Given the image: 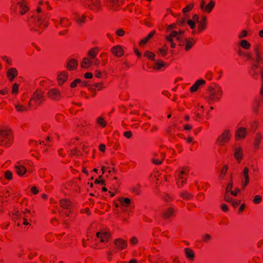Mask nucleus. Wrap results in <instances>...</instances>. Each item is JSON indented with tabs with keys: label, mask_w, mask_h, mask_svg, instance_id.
Instances as JSON below:
<instances>
[{
	"label": "nucleus",
	"mask_w": 263,
	"mask_h": 263,
	"mask_svg": "<svg viewBox=\"0 0 263 263\" xmlns=\"http://www.w3.org/2000/svg\"><path fill=\"white\" fill-rule=\"evenodd\" d=\"M51 8L47 2L41 1L39 2L36 8V14L35 16L32 15L28 20L29 25L33 26L31 29L40 33L47 27L46 13L47 11Z\"/></svg>",
	"instance_id": "nucleus-1"
},
{
	"label": "nucleus",
	"mask_w": 263,
	"mask_h": 263,
	"mask_svg": "<svg viewBox=\"0 0 263 263\" xmlns=\"http://www.w3.org/2000/svg\"><path fill=\"white\" fill-rule=\"evenodd\" d=\"M222 94L221 87L215 84L208 88L205 99L209 104H212L214 102H218L222 97Z\"/></svg>",
	"instance_id": "nucleus-2"
},
{
	"label": "nucleus",
	"mask_w": 263,
	"mask_h": 263,
	"mask_svg": "<svg viewBox=\"0 0 263 263\" xmlns=\"http://www.w3.org/2000/svg\"><path fill=\"white\" fill-rule=\"evenodd\" d=\"M187 167L178 170L176 173V184L178 187H182L186 183V180L189 173Z\"/></svg>",
	"instance_id": "nucleus-3"
},
{
	"label": "nucleus",
	"mask_w": 263,
	"mask_h": 263,
	"mask_svg": "<svg viewBox=\"0 0 263 263\" xmlns=\"http://www.w3.org/2000/svg\"><path fill=\"white\" fill-rule=\"evenodd\" d=\"M12 133L9 130L0 131V144L4 146H9L12 143Z\"/></svg>",
	"instance_id": "nucleus-4"
},
{
	"label": "nucleus",
	"mask_w": 263,
	"mask_h": 263,
	"mask_svg": "<svg viewBox=\"0 0 263 263\" xmlns=\"http://www.w3.org/2000/svg\"><path fill=\"white\" fill-rule=\"evenodd\" d=\"M231 133L229 129H224L217 137L216 143L220 146H224L229 142L231 138Z\"/></svg>",
	"instance_id": "nucleus-5"
},
{
	"label": "nucleus",
	"mask_w": 263,
	"mask_h": 263,
	"mask_svg": "<svg viewBox=\"0 0 263 263\" xmlns=\"http://www.w3.org/2000/svg\"><path fill=\"white\" fill-rule=\"evenodd\" d=\"M14 7L16 12L21 15H24L29 10L26 0H16V4Z\"/></svg>",
	"instance_id": "nucleus-6"
},
{
	"label": "nucleus",
	"mask_w": 263,
	"mask_h": 263,
	"mask_svg": "<svg viewBox=\"0 0 263 263\" xmlns=\"http://www.w3.org/2000/svg\"><path fill=\"white\" fill-rule=\"evenodd\" d=\"M45 100L44 92L41 89L37 88L33 92L30 101H33L37 105H40Z\"/></svg>",
	"instance_id": "nucleus-7"
},
{
	"label": "nucleus",
	"mask_w": 263,
	"mask_h": 263,
	"mask_svg": "<svg viewBox=\"0 0 263 263\" xmlns=\"http://www.w3.org/2000/svg\"><path fill=\"white\" fill-rule=\"evenodd\" d=\"M48 98L53 101H59L62 96L59 89L56 88L50 89L47 92Z\"/></svg>",
	"instance_id": "nucleus-8"
},
{
	"label": "nucleus",
	"mask_w": 263,
	"mask_h": 263,
	"mask_svg": "<svg viewBox=\"0 0 263 263\" xmlns=\"http://www.w3.org/2000/svg\"><path fill=\"white\" fill-rule=\"evenodd\" d=\"M215 5V2L213 0H211L207 4L205 0H202L200 4V9L203 12L209 13L212 11Z\"/></svg>",
	"instance_id": "nucleus-9"
},
{
	"label": "nucleus",
	"mask_w": 263,
	"mask_h": 263,
	"mask_svg": "<svg viewBox=\"0 0 263 263\" xmlns=\"http://www.w3.org/2000/svg\"><path fill=\"white\" fill-rule=\"evenodd\" d=\"M84 4L94 11H98L101 9V2L99 0H85Z\"/></svg>",
	"instance_id": "nucleus-10"
},
{
	"label": "nucleus",
	"mask_w": 263,
	"mask_h": 263,
	"mask_svg": "<svg viewBox=\"0 0 263 263\" xmlns=\"http://www.w3.org/2000/svg\"><path fill=\"white\" fill-rule=\"evenodd\" d=\"M13 215L14 216L13 218L15 219L21 217L22 219H27L30 221H31L30 218L33 217L31 211L27 209H26L25 211H23L22 213H20L18 210H17L14 212V213L13 214Z\"/></svg>",
	"instance_id": "nucleus-11"
},
{
	"label": "nucleus",
	"mask_w": 263,
	"mask_h": 263,
	"mask_svg": "<svg viewBox=\"0 0 263 263\" xmlns=\"http://www.w3.org/2000/svg\"><path fill=\"white\" fill-rule=\"evenodd\" d=\"M249 172V168L247 167H245L242 172L240 178L242 182V189H245L250 182Z\"/></svg>",
	"instance_id": "nucleus-12"
},
{
	"label": "nucleus",
	"mask_w": 263,
	"mask_h": 263,
	"mask_svg": "<svg viewBox=\"0 0 263 263\" xmlns=\"http://www.w3.org/2000/svg\"><path fill=\"white\" fill-rule=\"evenodd\" d=\"M54 23L58 28H67L70 24V21L67 17H61L59 20H55Z\"/></svg>",
	"instance_id": "nucleus-13"
},
{
	"label": "nucleus",
	"mask_w": 263,
	"mask_h": 263,
	"mask_svg": "<svg viewBox=\"0 0 263 263\" xmlns=\"http://www.w3.org/2000/svg\"><path fill=\"white\" fill-rule=\"evenodd\" d=\"M184 32L182 30L176 31L172 30L171 32L166 35L165 37L166 41H171V37H175L178 41H181V37Z\"/></svg>",
	"instance_id": "nucleus-14"
},
{
	"label": "nucleus",
	"mask_w": 263,
	"mask_h": 263,
	"mask_svg": "<svg viewBox=\"0 0 263 263\" xmlns=\"http://www.w3.org/2000/svg\"><path fill=\"white\" fill-rule=\"evenodd\" d=\"M121 3L120 0H106L105 6L108 9L116 11L120 7Z\"/></svg>",
	"instance_id": "nucleus-15"
},
{
	"label": "nucleus",
	"mask_w": 263,
	"mask_h": 263,
	"mask_svg": "<svg viewBox=\"0 0 263 263\" xmlns=\"http://www.w3.org/2000/svg\"><path fill=\"white\" fill-rule=\"evenodd\" d=\"M96 235L102 242H108L110 237V233L105 230H102L97 232Z\"/></svg>",
	"instance_id": "nucleus-16"
},
{
	"label": "nucleus",
	"mask_w": 263,
	"mask_h": 263,
	"mask_svg": "<svg viewBox=\"0 0 263 263\" xmlns=\"http://www.w3.org/2000/svg\"><path fill=\"white\" fill-rule=\"evenodd\" d=\"M176 211V210L173 207L164 209L161 212V215L164 219H167L173 217L175 214Z\"/></svg>",
	"instance_id": "nucleus-17"
},
{
	"label": "nucleus",
	"mask_w": 263,
	"mask_h": 263,
	"mask_svg": "<svg viewBox=\"0 0 263 263\" xmlns=\"http://www.w3.org/2000/svg\"><path fill=\"white\" fill-rule=\"evenodd\" d=\"M114 243L116 248L119 250L125 249L127 246V241L121 238L115 239Z\"/></svg>",
	"instance_id": "nucleus-18"
},
{
	"label": "nucleus",
	"mask_w": 263,
	"mask_h": 263,
	"mask_svg": "<svg viewBox=\"0 0 263 263\" xmlns=\"http://www.w3.org/2000/svg\"><path fill=\"white\" fill-rule=\"evenodd\" d=\"M247 134V131L246 128L244 127L238 128L235 135V137L236 140H239L244 139Z\"/></svg>",
	"instance_id": "nucleus-19"
},
{
	"label": "nucleus",
	"mask_w": 263,
	"mask_h": 263,
	"mask_svg": "<svg viewBox=\"0 0 263 263\" xmlns=\"http://www.w3.org/2000/svg\"><path fill=\"white\" fill-rule=\"evenodd\" d=\"M110 51L114 55L118 57H122L124 53L122 47L120 45L114 46L111 48Z\"/></svg>",
	"instance_id": "nucleus-20"
},
{
	"label": "nucleus",
	"mask_w": 263,
	"mask_h": 263,
	"mask_svg": "<svg viewBox=\"0 0 263 263\" xmlns=\"http://www.w3.org/2000/svg\"><path fill=\"white\" fill-rule=\"evenodd\" d=\"M78 66V61L74 59L69 60L66 64V68L69 71H73L77 69Z\"/></svg>",
	"instance_id": "nucleus-21"
},
{
	"label": "nucleus",
	"mask_w": 263,
	"mask_h": 263,
	"mask_svg": "<svg viewBox=\"0 0 263 263\" xmlns=\"http://www.w3.org/2000/svg\"><path fill=\"white\" fill-rule=\"evenodd\" d=\"M198 28L199 32H202L206 29L207 26V17L202 15L201 19L199 21Z\"/></svg>",
	"instance_id": "nucleus-22"
},
{
	"label": "nucleus",
	"mask_w": 263,
	"mask_h": 263,
	"mask_svg": "<svg viewBox=\"0 0 263 263\" xmlns=\"http://www.w3.org/2000/svg\"><path fill=\"white\" fill-rule=\"evenodd\" d=\"M7 77L11 82L13 81L15 77L18 74V72L15 68H10L7 72Z\"/></svg>",
	"instance_id": "nucleus-23"
},
{
	"label": "nucleus",
	"mask_w": 263,
	"mask_h": 263,
	"mask_svg": "<svg viewBox=\"0 0 263 263\" xmlns=\"http://www.w3.org/2000/svg\"><path fill=\"white\" fill-rule=\"evenodd\" d=\"M68 79V73L63 71L60 73L58 76V81L59 85H62Z\"/></svg>",
	"instance_id": "nucleus-24"
},
{
	"label": "nucleus",
	"mask_w": 263,
	"mask_h": 263,
	"mask_svg": "<svg viewBox=\"0 0 263 263\" xmlns=\"http://www.w3.org/2000/svg\"><path fill=\"white\" fill-rule=\"evenodd\" d=\"M60 205L63 209L68 210H71L72 208V204L71 202L67 199H62L60 202Z\"/></svg>",
	"instance_id": "nucleus-25"
},
{
	"label": "nucleus",
	"mask_w": 263,
	"mask_h": 263,
	"mask_svg": "<svg viewBox=\"0 0 263 263\" xmlns=\"http://www.w3.org/2000/svg\"><path fill=\"white\" fill-rule=\"evenodd\" d=\"M93 64L92 60L89 58H84L81 64L83 68H88Z\"/></svg>",
	"instance_id": "nucleus-26"
},
{
	"label": "nucleus",
	"mask_w": 263,
	"mask_h": 263,
	"mask_svg": "<svg viewBox=\"0 0 263 263\" xmlns=\"http://www.w3.org/2000/svg\"><path fill=\"white\" fill-rule=\"evenodd\" d=\"M234 157L239 162L242 158V149L241 147H236L234 150Z\"/></svg>",
	"instance_id": "nucleus-27"
},
{
	"label": "nucleus",
	"mask_w": 263,
	"mask_h": 263,
	"mask_svg": "<svg viewBox=\"0 0 263 263\" xmlns=\"http://www.w3.org/2000/svg\"><path fill=\"white\" fill-rule=\"evenodd\" d=\"M14 168L16 173L20 176L24 175L27 171L25 166L19 164L16 165Z\"/></svg>",
	"instance_id": "nucleus-28"
},
{
	"label": "nucleus",
	"mask_w": 263,
	"mask_h": 263,
	"mask_svg": "<svg viewBox=\"0 0 263 263\" xmlns=\"http://www.w3.org/2000/svg\"><path fill=\"white\" fill-rule=\"evenodd\" d=\"M254 52L255 54V61L256 62V64H259L260 63H263V57L260 53L258 47H256L255 48Z\"/></svg>",
	"instance_id": "nucleus-29"
},
{
	"label": "nucleus",
	"mask_w": 263,
	"mask_h": 263,
	"mask_svg": "<svg viewBox=\"0 0 263 263\" xmlns=\"http://www.w3.org/2000/svg\"><path fill=\"white\" fill-rule=\"evenodd\" d=\"M141 185L140 183L133 184L130 187V191L136 195H140L141 193Z\"/></svg>",
	"instance_id": "nucleus-30"
},
{
	"label": "nucleus",
	"mask_w": 263,
	"mask_h": 263,
	"mask_svg": "<svg viewBox=\"0 0 263 263\" xmlns=\"http://www.w3.org/2000/svg\"><path fill=\"white\" fill-rule=\"evenodd\" d=\"M205 83V81L203 79L198 80L192 85L190 88V90L192 92L196 91L199 88V87Z\"/></svg>",
	"instance_id": "nucleus-31"
},
{
	"label": "nucleus",
	"mask_w": 263,
	"mask_h": 263,
	"mask_svg": "<svg viewBox=\"0 0 263 263\" xmlns=\"http://www.w3.org/2000/svg\"><path fill=\"white\" fill-rule=\"evenodd\" d=\"M165 158V155L163 153L160 154V156L157 158L153 157L151 161L153 163L156 165H160Z\"/></svg>",
	"instance_id": "nucleus-32"
},
{
	"label": "nucleus",
	"mask_w": 263,
	"mask_h": 263,
	"mask_svg": "<svg viewBox=\"0 0 263 263\" xmlns=\"http://www.w3.org/2000/svg\"><path fill=\"white\" fill-rule=\"evenodd\" d=\"M75 20H76V22H77V23L79 25L81 26L86 22V15H85L84 14H83V15L77 14L76 16Z\"/></svg>",
	"instance_id": "nucleus-33"
},
{
	"label": "nucleus",
	"mask_w": 263,
	"mask_h": 263,
	"mask_svg": "<svg viewBox=\"0 0 263 263\" xmlns=\"http://www.w3.org/2000/svg\"><path fill=\"white\" fill-rule=\"evenodd\" d=\"M99 48L97 47L92 48L88 51V56L91 60L95 59L99 52Z\"/></svg>",
	"instance_id": "nucleus-34"
},
{
	"label": "nucleus",
	"mask_w": 263,
	"mask_h": 263,
	"mask_svg": "<svg viewBox=\"0 0 263 263\" xmlns=\"http://www.w3.org/2000/svg\"><path fill=\"white\" fill-rule=\"evenodd\" d=\"M195 44V41L193 39H186L185 43V50L187 51L190 50Z\"/></svg>",
	"instance_id": "nucleus-35"
},
{
	"label": "nucleus",
	"mask_w": 263,
	"mask_h": 263,
	"mask_svg": "<svg viewBox=\"0 0 263 263\" xmlns=\"http://www.w3.org/2000/svg\"><path fill=\"white\" fill-rule=\"evenodd\" d=\"M184 251L186 257L189 259L193 260L195 257V254L193 251L190 248H185Z\"/></svg>",
	"instance_id": "nucleus-36"
},
{
	"label": "nucleus",
	"mask_w": 263,
	"mask_h": 263,
	"mask_svg": "<svg viewBox=\"0 0 263 263\" xmlns=\"http://www.w3.org/2000/svg\"><path fill=\"white\" fill-rule=\"evenodd\" d=\"M180 196L184 199L191 200L193 198V195L186 191H184L180 193Z\"/></svg>",
	"instance_id": "nucleus-37"
},
{
	"label": "nucleus",
	"mask_w": 263,
	"mask_h": 263,
	"mask_svg": "<svg viewBox=\"0 0 263 263\" xmlns=\"http://www.w3.org/2000/svg\"><path fill=\"white\" fill-rule=\"evenodd\" d=\"M261 139L262 137L261 135L259 133L257 134L254 139V146L256 148H258L259 147Z\"/></svg>",
	"instance_id": "nucleus-38"
},
{
	"label": "nucleus",
	"mask_w": 263,
	"mask_h": 263,
	"mask_svg": "<svg viewBox=\"0 0 263 263\" xmlns=\"http://www.w3.org/2000/svg\"><path fill=\"white\" fill-rule=\"evenodd\" d=\"M119 201L123 206H127L130 203L131 200L129 198H120L119 199Z\"/></svg>",
	"instance_id": "nucleus-39"
},
{
	"label": "nucleus",
	"mask_w": 263,
	"mask_h": 263,
	"mask_svg": "<svg viewBox=\"0 0 263 263\" xmlns=\"http://www.w3.org/2000/svg\"><path fill=\"white\" fill-rule=\"evenodd\" d=\"M14 106L16 110L18 112H24L27 110V108L26 107L19 103L15 104Z\"/></svg>",
	"instance_id": "nucleus-40"
},
{
	"label": "nucleus",
	"mask_w": 263,
	"mask_h": 263,
	"mask_svg": "<svg viewBox=\"0 0 263 263\" xmlns=\"http://www.w3.org/2000/svg\"><path fill=\"white\" fill-rule=\"evenodd\" d=\"M97 123L102 127H105L106 126V122L102 117H99L97 119Z\"/></svg>",
	"instance_id": "nucleus-41"
},
{
	"label": "nucleus",
	"mask_w": 263,
	"mask_h": 263,
	"mask_svg": "<svg viewBox=\"0 0 263 263\" xmlns=\"http://www.w3.org/2000/svg\"><path fill=\"white\" fill-rule=\"evenodd\" d=\"M212 238V236L209 234H203L202 235V241L204 243H209Z\"/></svg>",
	"instance_id": "nucleus-42"
},
{
	"label": "nucleus",
	"mask_w": 263,
	"mask_h": 263,
	"mask_svg": "<svg viewBox=\"0 0 263 263\" xmlns=\"http://www.w3.org/2000/svg\"><path fill=\"white\" fill-rule=\"evenodd\" d=\"M240 45L244 49H248L251 47V44L246 40H243L240 42Z\"/></svg>",
	"instance_id": "nucleus-43"
},
{
	"label": "nucleus",
	"mask_w": 263,
	"mask_h": 263,
	"mask_svg": "<svg viewBox=\"0 0 263 263\" xmlns=\"http://www.w3.org/2000/svg\"><path fill=\"white\" fill-rule=\"evenodd\" d=\"M167 51V48L166 45L163 46L161 48L158 50V53L161 54L162 56L166 55Z\"/></svg>",
	"instance_id": "nucleus-44"
},
{
	"label": "nucleus",
	"mask_w": 263,
	"mask_h": 263,
	"mask_svg": "<svg viewBox=\"0 0 263 263\" xmlns=\"http://www.w3.org/2000/svg\"><path fill=\"white\" fill-rule=\"evenodd\" d=\"M144 56L147 57L148 59L151 60H154L155 55L153 52L149 51H146L144 52Z\"/></svg>",
	"instance_id": "nucleus-45"
},
{
	"label": "nucleus",
	"mask_w": 263,
	"mask_h": 263,
	"mask_svg": "<svg viewBox=\"0 0 263 263\" xmlns=\"http://www.w3.org/2000/svg\"><path fill=\"white\" fill-rule=\"evenodd\" d=\"M178 24L176 23L172 24L167 26V27L166 29V32H171L172 31V30L176 29H177V25Z\"/></svg>",
	"instance_id": "nucleus-46"
},
{
	"label": "nucleus",
	"mask_w": 263,
	"mask_h": 263,
	"mask_svg": "<svg viewBox=\"0 0 263 263\" xmlns=\"http://www.w3.org/2000/svg\"><path fill=\"white\" fill-rule=\"evenodd\" d=\"M164 66V63L162 61L160 60L156 63L154 68L156 70H160Z\"/></svg>",
	"instance_id": "nucleus-47"
},
{
	"label": "nucleus",
	"mask_w": 263,
	"mask_h": 263,
	"mask_svg": "<svg viewBox=\"0 0 263 263\" xmlns=\"http://www.w3.org/2000/svg\"><path fill=\"white\" fill-rule=\"evenodd\" d=\"M228 167L225 165L221 171L220 174L219 175L220 179H223L227 172Z\"/></svg>",
	"instance_id": "nucleus-48"
},
{
	"label": "nucleus",
	"mask_w": 263,
	"mask_h": 263,
	"mask_svg": "<svg viewBox=\"0 0 263 263\" xmlns=\"http://www.w3.org/2000/svg\"><path fill=\"white\" fill-rule=\"evenodd\" d=\"M259 67V64H255L252 66L251 69L252 70V76L254 77L258 74V73L256 71V69Z\"/></svg>",
	"instance_id": "nucleus-49"
},
{
	"label": "nucleus",
	"mask_w": 263,
	"mask_h": 263,
	"mask_svg": "<svg viewBox=\"0 0 263 263\" xmlns=\"http://www.w3.org/2000/svg\"><path fill=\"white\" fill-rule=\"evenodd\" d=\"M80 83H81V80L80 79H76L71 83L70 87L71 88H75L78 84L80 85Z\"/></svg>",
	"instance_id": "nucleus-50"
},
{
	"label": "nucleus",
	"mask_w": 263,
	"mask_h": 263,
	"mask_svg": "<svg viewBox=\"0 0 263 263\" xmlns=\"http://www.w3.org/2000/svg\"><path fill=\"white\" fill-rule=\"evenodd\" d=\"M262 201V198L260 195H256L253 199V202L255 204H258Z\"/></svg>",
	"instance_id": "nucleus-51"
},
{
	"label": "nucleus",
	"mask_w": 263,
	"mask_h": 263,
	"mask_svg": "<svg viewBox=\"0 0 263 263\" xmlns=\"http://www.w3.org/2000/svg\"><path fill=\"white\" fill-rule=\"evenodd\" d=\"M194 7V4L191 3L188 5L186 7L184 8L182 10V11L184 13L190 11Z\"/></svg>",
	"instance_id": "nucleus-52"
},
{
	"label": "nucleus",
	"mask_w": 263,
	"mask_h": 263,
	"mask_svg": "<svg viewBox=\"0 0 263 263\" xmlns=\"http://www.w3.org/2000/svg\"><path fill=\"white\" fill-rule=\"evenodd\" d=\"M18 84H17V83L13 84L12 90V93L16 94L18 91Z\"/></svg>",
	"instance_id": "nucleus-53"
},
{
	"label": "nucleus",
	"mask_w": 263,
	"mask_h": 263,
	"mask_svg": "<svg viewBox=\"0 0 263 263\" xmlns=\"http://www.w3.org/2000/svg\"><path fill=\"white\" fill-rule=\"evenodd\" d=\"M185 23V20L183 17L178 18L177 24L180 26H183Z\"/></svg>",
	"instance_id": "nucleus-54"
},
{
	"label": "nucleus",
	"mask_w": 263,
	"mask_h": 263,
	"mask_svg": "<svg viewBox=\"0 0 263 263\" xmlns=\"http://www.w3.org/2000/svg\"><path fill=\"white\" fill-rule=\"evenodd\" d=\"M5 177L8 180H11L12 178V173L10 171H7L5 173Z\"/></svg>",
	"instance_id": "nucleus-55"
},
{
	"label": "nucleus",
	"mask_w": 263,
	"mask_h": 263,
	"mask_svg": "<svg viewBox=\"0 0 263 263\" xmlns=\"http://www.w3.org/2000/svg\"><path fill=\"white\" fill-rule=\"evenodd\" d=\"M102 175L100 176L98 179H96V180L95 181V183H96V184H104L105 185L104 180L102 179Z\"/></svg>",
	"instance_id": "nucleus-56"
},
{
	"label": "nucleus",
	"mask_w": 263,
	"mask_h": 263,
	"mask_svg": "<svg viewBox=\"0 0 263 263\" xmlns=\"http://www.w3.org/2000/svg\"><path fill=\"white\" fill-rule=\"evenodd\" d=\"M116 34L118 36H123L125 34V31L123 29H119L116 31Z\"/></svg>",
	"instance_id": "nucleus-57"
},
{
	"label": "nucleus",
	"mask_w": 263,
	"mask_h": 263,
	"mask_svg": "<svg viewBox=\"0 0 263 263\" xmlns=\"http://www.w3.org/2000/svg\"><path fill=\"white\" fill-rule=\"evenodd\" d=\"M130 243L132 245H136L138 242V238L135 236H133L130 239Z\"/></svg>",
	"instance_id": "nucleus-58"
},
{
	"label": "nucleus",
	"mask_w": 263,
	"mask_h": 263,
	"mask_svg": "<svg viewBox=\"0 0 263 263\" xmlns=\"http://www.w3.org/2000/svg\"><path fill=\"white\" fill-rule=\"evenodd\" d=\"M195 22L191 20L187 21V24L192 29H194L196 27Z\"/></svg>",
	"instance_id": "nucleus-59"
},
{
	"label": "nucleus",
	"mask_w": 263,
	"mask_h": 263,
	"mask_svg": "<svg viewBox=\"0 0 263 263\" xmlns=\"http://www.w3.org/2000/svg\"><path fill=\"white\" fill-rule=\"evenodd\" d=\"M233 187V183L232 181H231L229 182L227 185V187L226 188V193H228L229 192H231L232 191V189Z\"/></svg>",
	"instance_id": "nucleus-60"
},
{
	"label": "nucleus",
	"mask_w": 263,
	"mask_h": 263,
	"mask_svg": "<svg viewBox=\"0 0 263 263\" xmlns=\"http://www.w3.org/2000/svg\"><path fill=\"white\" fill-rule=\"evenodd\" d=\"M103 83L102 82L96 83L94 84V86L97 88L98 90H101L104 87H103Z\"/></svg>",
	"instance_id": "nucleus-61"
},
{
	"label": "nucleus",
	"mask_w": 263,
	"mask_h": 263,
	"mask_svg": "<svg viewBox=\"0 0 263 263\" xmlns=\"http://www.w3.org/2000/svg\"><path fill=\"white\" fill-rule=\"evenodd\" d=\"M248 32L247 31L244 30L242 31L239 34L238 37L239 39H242L246 37L247 35Z\"/></svg>",
	"instance_id": "nucleus-62"
},
{
	"label": "nucleus",
	"mask_w": 263,
	"mask_h": 263,
	"mask_svg": "<svg viewBox=\"0 0 263 263\" xmlns=\"http://www.w3.org/2000/svg\"><path fill=\"white\" fill-rule=\"evenodd\" d=\"M163 200L166 202H169L172 200V198L170 196V195L166 194L164 196Z\"/></svg>",
	"instance_id": "nucleus-63"
},
{
	"label": "nucleus",
	"mask_w": 263,
	"mask_h": 263,
	"mask_svg": "<svg viewBox=\"0 0 263 263\" xmlns=\"http://www.w3.org/2000/svg\"><path fill=\"white\" fill-rule=\"evenodd\" d=\"M132 135L133 134L130 131H126L124 133V136L128 139L131 138Z\"/></svg>",
	"instance_id": "nucleus-64"
}]
</instances>
